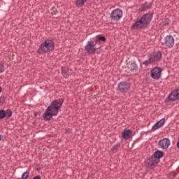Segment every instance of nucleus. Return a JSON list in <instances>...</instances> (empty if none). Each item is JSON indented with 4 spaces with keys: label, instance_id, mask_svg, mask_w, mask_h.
<instances>
[{
    "label": "nucleus",
    "instance_id": "nucleus-1",
    "mask_svg": "<svg viewBox=\"0 0 179 179\" xmlns=\"http://www.w3.org/2000/svg\"><path fill=\"white\" fill-rule=\"evenodd\" d=\"M64 99H57L53 101L52 103L47 108L43 115L45 121H50L52 117L58 115L59 109L62 107Z\"/></svg>",
    "mask_w": 179,
    "mask_h": 179
},
{
    "label": "nucleus",
    "instance_id": "nucleus-2",
    "mask_svg": "<svg viewBox=\"0 0 179 179\" xmlns=\"http://www.w3.org/2000/svg\"><path fill=\"white\" fill-rule=\"evenodd\" d=\"M152 18L153 15L152 14H145L140 19H138L131 27L134 30L145 29L148 24H150V22H152Z\"/></svg>",
    "mask_w": 179,
    "mask_h": 179
},
{
    "label": "nucleus",
    "instance_id": "nucleus-3",
    "mask_svg": "<svg viewBox=\"0 0 179 179\" xmlns=\"http://www.w3.org/2000/svg\"><path fill=\"white\" fill-rule=\"evenodd\" d=\"M55 45H54V42L51 40H45L43 43H41L40 46V49L38 50L39 54H45L46 52H50V51H52Z\"/></svg>",
    "mask_w": 179,
    "mask_h": 179
},
{
    "label": "nucleus",
    "instance_id": "nucleus-4",
    "mask_svg": "<svg viewBox=\"0 0 179 179\" xmlns=\"http://www.w3.org/2000/svg\"><path fill=\"white\" fill-rule=\"evenodd\" d=\"M162 56L163 54L162 53V52L158 51L157 52H155L148 60H146L143 64H144L145 66H148V65L153 64V62H157V61H160V59H162Z\"/></svg>",
    "mask_w": 179,
    "mask_h": 179
},
{
    "label": "nucleus",
    "instance_id": "nucleus-5",
    "mask_svg": "<svg viewBox=\"0 0 179 179\" xmlns=\"http://www.w3.org/2000/svg\"><path fill=\"white\" fill-rule=\"evenodd\" d=\"M162 44L163 45H165V47H168V48H173L174 45V37L171 35L166 36L164 38Z\"/></svg>",
    "mask_w": 179,
    "mask_h": 179
},
{
    "label": "nucleus",
    "instance_id": "nucleus-6",
    "mask_svg": "<svg viewBox=\"0 0 179 179\" xmlns=\"http://www.w3.org/2000/svg\"><path fill=\"white\" fill-rule=\"evenodd\" d=\"M157 163H159V159L156 157H151L146 160L145 166L148 169H155L156 166H157Z\"/></svg>",
    "mask_w": 179,
    "mask_h": 179
},
{
    "label": "nucleus",
    "instance_id": "nucleus-7",
    "mask_svg": "<svg viewBox=\"0 0 179 179\" xmlns=\"http://www.w3.org/2000/svg\"><path fill=\"white\" fill-rule=\"evenodd\" d=\"M97 44L94 41H88L87 45L85 47V51L88 54H94L96 52V45Z\"/></svg>",
    "mask_w": 179,
    "mask_h": 179
},
{
    "label": "nucleus",
    "instance_id": "nucleus-8",
    "mask_svg": "<svg viewBox=\"0 0 179 179\" xmlns=\"http://www.w3.org/2000/svg\"><path fill=\"white\" fill-rule=\"evenodd\" d=\"M117 89L121 93H125L131 89V85L127 82H121L118 84Z\"/></svg>",
    "mask_w": 179,
    "mask_h": 179
},
{
    "label": "nucleus",
    "instance_id": "nucleus-9",
    "mask_svg": "<svg viewBox=\"0 0 179 179\" xmlns=\"http://www.w3.org/2000/svg\"><path fill=\"white\" fill-rule=\"evenodd\" d=\"M110 17L113 20H120L122 17V10L119 8L113 10L110 13Z\"/></svg>",
    "mask_w": 179,
    "mask_h": 179
},
{
    "label": "nucleus",
    "instance_id": "nucleus-10",
    "mask_svg": "<svg viewBox=\"0 0 179 179\" xmlns=\"http://www.w3.org/2000/svg\"><path fill=\"white\" fill-rule=\"evenodd\" d=\"M162 76V69L160 68H154L152 71H151V78H152V79H160Z\"/></svg>",
    "mask_w": 179,
    "mask_h": 179
},
{
    "label": "nucleus",
    "instance_id": "nucleus-11",
    "mask_svg": "<svg viewBox=\"0 0 179 179\" xmlns=\"http://www.w3.org/2000/svg\"><path fill=\"white\" fill-rule=\"evenodd\" d=\"M171 142L169 138H163L160 140L158 143V146L161 149H168L170 146Z\"/></svg>",
    "mask_w": 179,
    "mask_h": 179
},
{
    "label": "nucleus",
    "instance_id": "nucleus-12",
    "mask_svg": "<svg viewBox=\"0 0 179 179\" xmlns=\"http://www.w3.org/2000/svg\"><path fill=\"white\" fill-rule=\"evenodd\" d=\"M169 100H170V101H176V100H179V90L172 92L169 96Z\"/></svg>",
    "mask_w": 179,
    "mask_h": 179
},
{
    "label": "nucleus",
    "instance_id": "nucleus-13",
    "mask_svg": "<svg viewBox=\"0 0 179 179\" xmlns=\"http://www.w3.org/2000/svg\"><path fill=\"white\" fill-rule=\"evenodd\" d=\"M150 8H152V3L145 2L141 6L139 10L140 12H145V10H148V9H150Z\"/></svg>",
    "mask_w": 179,
    "mask_h": 179
},
{
    "label": "nucleus",
    "instance_id": "nucleus-14",
    "mask_svg": "<svg viewBox=\"0 0 179 179\" xmlns=\"http://www.w3.org/2000/svg\"><path fill=\"white\" fill-rule=\"evenodd\" d=\"M132 135V131L131 130H124L122 133V136L124 139H129Z\"/></svg>",
    "mask_w": 179,
    "mask_h": 179
},
{
    "label": "nucleus",
    "instance_id": "nucleus-15",
    "mask_svg": "<svg viewBox=\"0 0 179 179\" xmlns=\"http://www.w3.org/2000/svg\"><path fill=\"white\" fill-rule=\"evenodd\" d=\"M155 157L159 160L161 157H163V152L162 151H157L154 153V157Z\"/></svg>",
    "mask_w": 179,
    "mask_h": 179
},
{
    "label": "nucleus",
    "instance_id": "nucleus-16",
    "mask_svg": "<svg viewBox=\"0 0 179 179\" xmlns=\"http://www.w3.org/2000/svg\"><path fill=\"white\" fill-rule=\"evenodd\" d=\"M100 41H106V37L100 36L99 35L96 36V39L95 40V43L99 44Z\"/></svg>",
    "mask_w": 179,
    "mask_h": 179
},
{
    "label": "nucleus",
    "instance_id": "nucleus-17",
    "mask_svg": "<svg viewBox=\"0 0 179 179\" xmlns=\"http://www.w3.org/2000/svg\"><path fill=\"white\" fill-rule=\"evenodd\" d=\"M87 0H77L76 5L77 6H83L85 5V2Z\"/></svg>",
    "mask_w": 179,
    "mask_h": 179
},
{
    "label": "nucleus",
    "instance_id": "nucleus-18",
    "mask_svg": "<svg viewBox=\"0 0 179 179\" xmlns=\"http://www.w3.org/2000/svg\"><path fill=\"white\" fill-rule=\"evenodd\" d=\"M157 124L159 128H162L164 125V118L161 119L159 122H157Z\"/></svg>",
    "mask_w": 179,
    "mask_h": 179
},
{
    "label": "nucleus",
    "instance_id": "nucleus-19",
    "mask_svg": "<svg viewBox=\"0 0 179 179\" xmlns=\"http://www.w3.org/2000/svg\"><path fill=\"white\" fill-rule=\"evenodd\" d=\"M6 116V111L4 110H0V120L5 118Z\"/></svg>",
    "mask_w": 179,
    "mask_h": 179
},
{
    "label": "nucleus",
    "instance_id": "nucleus-20",
    "mask_svg": "<svg viewBox=\"0 0 179 179\" xmlns=\"http://www.w3.org/2000/svg\"><path fill=\"white\" fill-rule=\"evenodd\" d=\"M29 171H26L24 172L22 176V179H27L29 178Z\"/></svg>",
    "mask_w": 179,
    "mask_h": 179
},
{
    "label": "nucleus",
    "instance_id": "nucleus-21",
    "mask_svg": "<svg viewBox=\"0 0 179 179\" xmlns=\"http://www.w3.org/2000/svg\"><path fill=\"white\" fill-rule=\"evenodd\" d=\"M6 117H7V118H10V117H12V111H10V110H7L6 111Z\"/></svg>",
    "mask_w": 179,
    "mask_h": 179
},
{
    "label": "nucleus",
    "instance_id": "nucleus-22",
    "mask_svg": "<svg viewBox=\"0 0 179 179\" xmlns=\"http://www.w3.org/2000/svg\"><path fill=\"white\" fill-rule=\"evenodd\" d=\"M163 24H164V26H169V24H170V20H165L163 21Z\"/></svg>",
    "mask_w": 179,
    "mask_h": 179
},
{
    "label": "nucleus",
    "instance_id": "nucleus-23",
    "mask_svg": "<svg viewBox=\"0 0 179 179\" xmlns=\"http://www.w3.org/2000/svg\"><path fill=\"white\" fill-rule=\"evenodd\" d=\"M159 128H160L158 125H157V124L156 123L153 127H152V131H156V129H159Z\"/></svg>",
    "mask_w": 179,
    "mask_h": 179
},
{
    "label": "nucleus",
    "instance_id": "nucleus-24",
    "mask_svg": "<svg viewBox=\"0 0 179 179\" xmlns=\"http://www.w3.org/2000/svg\"><path fill=\"white\" fill-rule=\"evenodd\" d=\"M66 69H62L63 76H64V78H68V76H66V73L65 72H64V71H66Z\"/></svg>",
    "mask_w": 179,
    "mask_h": 179
},
{
    "label": "nucleus",
    "instance_id": "nucleus-25",
    "mask_svg": "<svg viewBox=\"0 0 179 179\" xmlns=\"http://www.w3.org/2000/svg\"><path fill=\"white\" fill-rule=\"evenodd\" d=\"M138 65L136 64V63H132L131 64V68H137Z\"/></svg>",
    "mask_w": 179,
    "mask_h": 179
},
{
    "label": "nucleus",
    "instance_id": "nucleus-26",
    "mask_svg": "<svg viewBox=\"0 0 179 179\" xmlns=\"http://www.w3.org/2000/svg\"><path fill=\"white\" fill-rule=\"evenodd\" d=\"M32 179H41V178H40L39 176H36L34 177Z\"/></svg>",
    "mask_w": 179,
    "mask_h": 179
},
{
    "label": "nucleus",
    "instance_id": "nucleus-27",
    "mask_svg": "<svg viewBox=\"0 0 179 179\" xmlns=\"http://www.w3.org/2000/svg\"><path fill=\"white\" fill-rule=\"evenodd\" d=\"M3 138V136L0 135V141H2Z\"/></svg>",
    "mask_w": 179,
    "mask_h": 179
},
{
    "label": "nucleus",
    "instance_id": "nucleus-28",
    "mask_svg": "<svg viewBox=\"0 0 179 179\" xmlns=\"http://www.w3.org/2000/svg\"><path fill=\"white\" fill-rule=\"evenodd\" d=\"M1 72H3V69L2 68H0V73H1Z\"/></svg>",
    "mask_w": 179,
    "mask_h": 179
},
{
    "label": "nucleus",
    "instance_id": "nucleus-29",
    "mask_svg": "<svg viewBox=\"0 0 179 179\" xmlns=\"http://www.w3.org/2000/svg\"><path fill=\"white\" fill-rule=\"evenodd\" d=\"M0 68H3V64H0Z\"/></svg>",
    "mask_w": 179,
    "mask_h": 179
},
{
    "label": "nucleus",
    "instance_id": "nucleus-30",
    "mask_svg": "<svg viewBox=\"0 0 179 179\" xmlns=\"http://www.w3.org/2000/svg\"><path fill=\"white\" fill-rule=\"evenodd\" d=\"M177 147H178V149H179V141H178V143H177Z\"/></svg>",
    "mask_w": 179,
    "mask_h": 179
},
{
    "label": "nucleus",
    "instance_id": "nucleus-31",
    "mask_svg": "<svg viewBox=\"0 0 179 179\" xmlns=\"http://www.w3.org/2000/svg\"><path fill=\"white\" fill-rule=\"evenodd\" d=\"M2 92V88L0 87V93Z\"/></svg>",
    "mask_w": 179,
    "mask_h": 179
},
{
    "label": "nucleus",
    "instance_id": "nucleus-32",
    "mask_svg": "<svg viewBox=\"0 0 179 179\" xmlns=\"http://www.w3.org/2000/svg\"><path fill=\"white\" fill-rule=\"evenodd\" d=\"M155 68H159V67L156 66Z\"/></svg>",
    "mask_w": 179,
    "mask_h": 179
}]
</instances>
